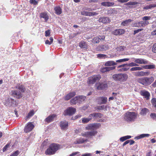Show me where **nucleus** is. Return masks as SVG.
I'll list each match as a JSON object with an SVG mask.
<instances>
[{
    "mask_svg": "<svg viewBox=\"0 0 156 156\" xmlns=\"http://www.w3.org/2000/svg\"><path fill=\"white\" fill-rule=\"evenodd\" d=\"M87 141V139L83 138H80L76 139V140L74 142L75 144H80Z\"/></svg>",
    "mask_w": 156,
    "mask_h": 156,
    "instance_id": "obj_22",
    "label": "nucleus"
},
{
    "mask_svg": "<svg viewBox=\"0 0 156 156\" xmlns=\"http://www.w3.org/2000/svg\"><path fill=\"white\" fill-rule=\"evenodd\" d=\"M10 146L9 144H8L6 145H5V147H4L3 149V152L7 150V149Z\"/></svg>",
    "mask_w": 156,
    "mask_h": 156,
    "instance_id": "obj_49",
    "label": "nucleus"
},
{
    "mask_svg": "<svg viewBox=\"0 0 156 156\" xmlns=\"http://www.w3.org/2000/svg\"><path fill=\"white\" fill-rule=\"evenodd\" d=\"M128 78V76L126 73H116L113 74L112 76V78L114 80L120 82L126 81Z\"/></svg>",
    "mask_w": 156,
    "mask_h": 156,
    "instance_id": "obj_4",
    "label": "nucleus"
},
{
    "mask_svg": "<svg viewBox=\"0 0 156 156\" xmlns=\"http://www.w3.org/2000/svg\"><path fill=\"white\" fill-rule=\"evenodd\" d=\"M105 38V37L104 35H98L93 38L92 40V42L94 44L98 43L101 41H104Z\"/></svg>",
    "mask_w": 156,
    "mask_h": 156,
    "instance_id": "obj_10",
    "label": "nucleus"
},
{
    "mask_svg": "<svg viewBox=\"0 0 156 156\" xmlns=\"http://www.w3.org/2000/svg\"><path fill=\"white\" fill-rule=\"evenodd\" d=\"M98 14V13L96 12H88V16H94L95 15H97Z\"/></svg>",
    "mask_w": 156,
    "mask_h": 156,
    "instance_id": "obj_47",
    "label": "nucleus"
},
{
    "mask_svg": "<svg viewBox=\"0 0 156 156\" xmlns=\"http://www.w3.org/2000/svg\"><path fill=\"white\" fill-rule=\"evenodd\" d=\"M155 18L154 16L148 15V16H145L142 18V21L135 23H132L131 25L133 27H145L149 24V21L152 20Z\"/></svg>",
    "mask_w": 156,
    "mask_h": 156,
    "instance_id": "obj_1",
    "label": "nucleus"
},
{
    "mask_svg": "<svg viewBox=\"0 0 156 156\" xmlns=\"http://www.w3.org/2000/svg\"><path fill=\"white\" fill-rule=\"evenodd\" d=\"M137 114L134 112H127L124 115V119L127 122L133 121L136 118Z\"/></svg>",
    "mask_w": 156,
    "mask_h": 156,
    "instance_id": "obj_5",
    "label": "nucleus"
},
{
    "mask_svg": "<svg viewBox=\"0 0 156 156\" xmlns=\"http://www.w3.org/2000/svg\"><path fill=\"white\" fill-rule=\"evenodd\" d=\"M143 69L142 68L140 67H133L130 69L131 71L137 70H140Z\"/></svg>",
    "mask_w": 156,
    "mask_h": 156,
    "instance_id": "obj_37",
    "label": "nucleus"
},
{
    "mask_svg": "<svg viewBox=\"0 0 156 156\" xmlns=\"http://www.w3.org/2000/svg\"><path fill=\"white\" fill-rule=\"evenodd\" d=\"M146 69H154L155 67V65H149L144 66Z\"/></svg>",
    "mask_w": 156,
    "mask_h": 156,
    "instance_id": "obj_41",
    "label": "nucleus"
},
{
    "mask_svg": "<svg viewBox=\"0 0 156 156\" xmlns=\"http://www.w3.org/2000/svg\"><path fill=\"white\" fill-rule=\"evenodd\" d=\"M113 96L112 97H110L109 98V100L110 101V100H112L115 99H116L117 98L116 97V96L117 95V94L113 92L112 93Z\"/></svg>",
    "mask_w": 156,
    "mask_h": 156,
    "instance_id": "obj_39",
    "label": "nucleus"
},
{
    "mask_svg": "<svg viewBox=\"0 0 156 156\" xmlns=\"http://www.w3.org/2000/svg\"><path fill=\"white\" fill-rule=\"evenodd\" d=\"M102 115V114L100 113H94L90 114L89 117L91 118V119L93 118L94 119H98L101 118Z\"/></svg>",
    "mask_w": 156,
    "mask_h": 156,
    "instance_id": "obj_13",
    "label": "nucleus"
},
{
    "mask_svg": "<svg viewBox=\"0 0 156 156\" xmlns=\"http://www.w3.org/2000/svg\"><path fill=\"white\" fill-rule=\"evenodd\" d=\"M108 87V85L106 83H99L97 86V89L99 90L104 89L105 88Z\"/></svg>",
    "mask_w": 156,
    "mask_h": 156,
    "instance_id": "obj_17",
    "label": "nucleus"
},
{
    "mask_svg": "<svg viewBox=\"0 0 156 156\" xmlns=\"http://www.w3.org/2000/svg\"><path fill=\"white\" fill-rule=\"evenodd\" d=\"M69 94L72 98L74 96L76 95V93L74 92H71Z\"/></svg>",
    "mask_w": 156,
    "mask_h": 156,
    "instance_id": "obj_62",
    "label": "nucleus"
},
{
    "mask_svg": "<svg viewBox=\"0 0 156 156\" xmlns=\"http://www.w3.org/2000/svg\"><path fill=\"white\" fill-rule=\"evenodd\" d=\"M92 155V154L91 153H87L83 154L82 156H91Z\"/></svg>",
    "mask_w": 156,
    "mask_h": 156,
    "instance_id": "obj_61",
    "label": "nucleus"
},
{
    "mask_svg": "<svg viewBox=\"0 0 156 156\" xmlns=\"http://www.w3.org/2000/svg\"><path fill=\"white\" fill-rule=\"evenodd\" d=\"M138 65L135 62H131L129 63L124 64L119 66L117 67V70L120 72L127 71L129 68V66L132 67L138 66Z\"/></svg>",
    "mask_w": 156,
    "mask_h": 156,
    "instance_id": "obj_3",
    "label": "nucleus"
},
{
    "mask_svg": "<svg viewBox=\"0 0 156 156\" xmlns=\"http://www.w3.org/2000/svg\"><path fill=\"white\" fill-rule=\"evenodd\" d=\"M101 78V76L100 75H94L92 77L89 78V84H93L97 81L99 80Z\"/></svg>",
    "mask_w": 156,
    "mask_h": 156,
    "instance_id": "obj_11",
    "label": "nucleus"
},
{
    "mask_svg": "<svg viewBox=\"0 0 156 156\" xmlns=\"http://www.w3.org/2000/svg\"><path fill=\"white\" fill-rule=\"evenodd\" d=\"M72 97L69 94L65 97V100H68L70 99Z\"/></svg>",
    "mask_w": 156,
    "mask_h": 156,
    "instance_id": "obj_57",
    "label": "nucleus"
},
{
    "mask_svg": "<svg viewBox=\"0 0 156 156\" xmlns=\"http://www.w3.org/2000/svg\"><path fill=\"white\" fill-rule=\"evenodd\" d=\"M4 104L9 107H15L16 105L15 101L12 98H9L4 102Z\"/></svg>",
    "mask_w": 156,
    "mask_h": 156,
    "instance_id": "obj_9",
    "label": "nucleus"
},
{
    "mask_svg": "<svg viewBox=\"0 0 156 156\" xmlns=\"http://www.w3.org/2000/svg\"><path fill=\"white\" fill-rule=\"evenodd\" d=\"M152 51L156 53V43L154 44L153 45L152 48Z\"/></svg>",
    "mask_w": 156,
    "mask_h": 156,
    "instance_id": "obj_55",
    "label": "nucleus"
},
{
    "mask_svg": "<svg viewBox=\"0 0 156 156\" xmlns=\"http://www.w3.org/2000/svg\"><path fill=\"white\" fill-rule=\"evenodd\" d=\"M91 118L90 117H88L87 118H84L82 119V122L84 123H86L89 122L91 119Z\"/></svg>",
    "mask_w": 156,
    "mask_h": 156,
    "instance_id": "obj_38",
    "label": "nucleus"
},
{
    "mask_svg": "<svg viewBox=\"0 0 156 156\" xmlns=\"http://www.w3.org/2000/svg\"><path fill=\"white\" fill-rule=\"evenodd\" d=\"M55 116V115L54 114L50 115L45 119V121L48 123L51 122L53 120Z\"/></svg>",
    "mask_w": 156,
    "mask_h": 156,
    "instance_id": "obj_23",
    "label": "nucleus"
},
{
    "mask_svg": "<svg viewBox=\"0 0 156 156\" xmlns=\"http://www.w3.org/2000/svg\"><path fill=\"white\" fill-rule=\"evenodd\" d=\"M151 103L153 106L156 108V98H153L151 100Z\"/></svg>",
    "mask_w": 156,
    "mask_h": 156,
    "instance_id": "obj_43",
    "label": "nucleus"
},
{
    "mask_svg": "<svg viewBox=\"0 0 156 156\" xmlns=\"http://www.w3.org/2000/svg\"><path fill=\"white\" fill-rule=\"evenodd\" d=\"M34 115V112L33 111H31L27 115L26 117V119L30 118Z\"/></svg>",
    "mask_w": 156,
    "mask_h": 156,
    "instance_id": "obj_40",
    "label": "nucleus"
},
{
    "mask_svg": "<svg viewBox=\"0 0 156 156\" xmlns=\"http://www.w3.org/2000/svg\"><path fill=\"white\" fill-rule=\"evenodd\" d=\"M109 48L108 45V44H105L98 46L96 48V50L97 51H104L108 50Z\"/></svg>",
    "mask_w": 156,
    "mask_h": 156,
    "instance_id": "obj_12",
    "label": "nucleus"
},
{
    "mask_svg": "<svg viewBox=\"0 0 156 156\" xmlns=\"http://www.w3.org/2000/svg\"><path fill=\"white\" fill-rule=\"evenodd\" d=\"M55 13L57 15L60 14L62 12V9L59 6H56L54 8Z\"/></svg>",
    "mask_w": 156,
    "mask_h": 156,
    "instance_id": "obj_25",
    "label": "nucleus"
},
{
    "mask_svg": "<svg viewBox=\"0 0 156 156\" xmlns=\"http://www.w3.org/2000/svg\"><path fill=\"white\" fill-rule=\"evenodd\" d=\"M101 4L102 5L104 6H110L113 5L114 3L112 2H102Z\"/></svg>",
    "mask_w": 156,
    "mask_h": 156,
    "instance_id": "obj_33",
    "label": "nucleus"
},
{
    "mask_svg": "<svg viewBox=\"0 0 156 156\" xmlns=\"http://www.w3.org/2000/svg\"><path fill=\"white\" fill-rule=\"evenodd\" d=\"M99 22H102L103 23H109L110 21V19L108 17H101L98 20Z\"/></svg>",
    "mask_w": 156,
    "mask_h": 156,
    "instance_id": "obj_18",
    "label": "nucleus"
},
{
    "mask_svg": "<svg viewBox=\"0 0 156 156\" xmlns=\"http://www.w3.org/2000/svg\"><path fill=\"white\" fill-rule=\"evenodd\" d=\"M152 86L154 87H156V80H155L154 82L152 84Z\"/></svg>",
    "mask_w": 156,
    "mask_h": 156,
    "instance_id": "obj_64",
    "label": "nucleus"
},
{
    "mask_svg": "<svg viewBox=\"0 0 156 156\" xmlns=\"http://www.w3.org/2000/svg\"><path fill=\"white\" fill-rule=\"evenodd\" d=\"M156 7V5L155 4H150L147 5L144 7V9L147 10L149 9H151L152 8Z\"/></svg>",
    "mask_w": 156,
    "mask_h": 156,
    "instance_id": "obj_28",
    "label": "nucleus"
},
{
    "mask_svg": "<svg viewBox=\"0 0 156 156\" xmlns=\"http://www.w3.org/2000/svg\"><path fill=\"white\" fill-rule=\"evenodd\" d=\"M133 20L130 19L122 21L121 23V25L123 26H126L128 25L129 23L133 21Z\"/></svg>",
    "mask_w": 156,
    "mask_h": 156,
    "instance_id": "obj_27",
    "label": "nucleus"
},
{
    "mask_svg": "<svg viewBox=\"0 0 156 156\" xmlns=\"http://www.w3.org/2000/svg\"><path fill=\"white\" fill-rule=\"evenodd\" d=\"M78 97L79 101H82L81 100L83 101L85 100L86 98L85 97L83 96H79Z\"/></svg>",
    "mask_w": 156,
    "mask_h": 156,
    "instance_id": "obj_45",
    "label": "nucleus"
},
{
    "mask_svg": "<svg viewBox=\"0 0 156 156\" xmlns=\"http://www.w3.org/2000/svg\"><path fill=\"white\" fill-rule=\"evenodd\" d=\"M78 97H75L70 100V102L72 104H75L79 102Z\"/></svg>",
    "mask_w": 156,
    "mask_h": 156,
    "instance_id": "obj_31",
    "label": "nucleus"
},
{
    "mask_svg": "<svg viewBox=\"0 0 156 156\" xmlns=\"http://www.w3.org/2000/svg\"><path fill=\"white\" fill-rule=\"evenodd\" d=\"M19 154V151L18 150H17L13 153L10 156H17Z\"/></svg>",
    "mask_w": 156,
    "mask_h": 156,
    "instance_id": "obj_50",
    "label": "nucleus"
},
{
    "mask_svg": "<svg viewBox=\"0 0 156 156\" xmlns=\"http://www.w3.org/2000/svg\"><path fill=\"white\" fill-rule=\"evenodd\" d=\"M129 60V58H125L117 60L116 61V62L112 60L106 62L104 65L105 66L110 67L117 65V63H121L123 62H126L128 61Z\"/></svg>",
    "mask_w": 156,
    "mask_h": 156,
    "instance_id": "obj_7",
    "label": "nucleus"
},
{
    "mask_svg": "<svg viewBox=\"0 0 156 156\" xmlns=\"http://www.w3.org/2000/svg\"><path fill=\"white\" fill-rule=\"evenodd\" d=\"M16 87L20 90L22 92H24L25 90L24 86L23 85H20Z\"/></svg>",
    "mask_w": 156,
    "mask_h": 156,
    "instance_id": "obj_36",
    "label": "nucleus"
},
{
    "mask_svg": "<svg viewBox=\"0 0 156 156\" xmlns=\"http://www.w3.org/2000/svg\"><path fill=\"white\" fill-rule=\"evenodd\" d=\"M96 125L95 124H90L86 127V128L87 129L93 130L96 128Z\"/></svg>",
    "mask_w": 156,
    "mask_h": 156,
    "instance_id": "obj_30",
    "label": "nucleus"
},
{
    "mask_svg": "<svg viewBox=\"0 0 156 156\" xmlns=\"http://www.w3.org/2000/svg\"><path fill=\"white\" fill-rule=\"evenodd\" d=\"M81 14L82 15L88 16V12L84 11L81 12Z\"/></svg>",
    "mask_w": 156,
    "mask_h": 156,
    "instance_id": "obj_54",
    "label": "nucleus"
},
{
    "mask_svg": "<svg viewBox=\"0 0 156 156\" xmlns=\"http://www.w3.org/2000/svg\"><path fill=\"white\" fill-rule=\"evenodd\" d=\"M112 67H108V69L109 71L113 70L115 69L116 67L114 66H112Z\"/></svg>",
    "mask_w": 156,
    "mask_h": 156,
    "instance_id": "obj_58",
    "label": "nucleus"
},
{
    "mask_svg": "<svg viewBox=\"0 0 156 156\" xmlns=\"http://www.w3.org/2000/svg\"><path fill=\"white\" fill-rule=\"evenodd\" d=\"M76 112V109L72 107L68 108L64 112V114L65 115H72L74 114Z\"/></svg>",
    "mask_w": 156,
    "mask_h": 156,
    "instance_id": "obj_8",
    "label": "nucleus"
},
{
    "mask_svg": "<svg viewBox=\"0 0 156 156\" xmlns=\"http://www.w3.org/2000/svg\"><path fill=\"white\" fill-rule=\"evenodd\" d=\"M137 76H145L144 72L141 71L140 72H137Z\"/></svg>",
    "mask_w": 156,
    "mask_h": 156,
    "instance_id": "obj_52",
    "label": "nucleus"
},
{
    "mask_svg": "<svg viewBox=\"0 0 156 156\" xmlns=\"http://www.w3.org/2000/svg\"><path fill=\"white\" fill-rule=\"evenodd\" d=\"M148 111V110L147 108H144L141 110L140 114L142 115H144L146 114Z\"/></svg>",
    "mask_w": 156,
    "mask_h": 156,
    "instance_id": "obj_35",
    "label": "nucleus"
},
{
    "mask_svg": "<svg viewBox=\"0 0 156 156\" xmlns=\"http://www.w3.org/2000/svg\"><path fill=\"white\" fill-rule=\"evenodd\" d=\"M97 56L98 58H105L106 56V55L105 54H98Z\"/></svg>",
    "mask_w": 156,
    "mask_h": 156,
    "instance_id": "obj_46",
    "label": "nucleus"
},
{
    "mask_svg": "<svg viewBox=\"0 0 156 156\" xmlns=\"http://www.w3.org/2000/svg\"><path fill=\"white\" fill-rule=\"evenodd\" d=\"M62 148L61 145L57 143L51 144L45 152L46 154L51 155L55 154L57 151Z\"/></svg>",
    "mask_w": 156,
    "mask_h": 156,
    "instance_id": "obj_2",
    "label": "nucleus"
},
{
    "mask_svg": "<svg viewBox=\"0 0 156 156\" xmlns=\"http://www.w3.org/2000/svg\"><path fill=\"white\" fill-rule=\"evenodd\" d=\"M134 62L139 64H147L148 63L147 61L142 58H136L134 60Z\"/></svg>",
    "mask_w": 156,
    "mask_h": 156,
    "instance_id": "obj_20",
    "label": "nucleus"
},
{
    "mask_svg": "<svg viewBox=\"0 0 156 156\" xmlns=\"http://www.w3.org/2000/svg\"><path fill=\"white\" fill-rule=\"evenodd\" d=\"M150 116L153 119L156 120V114L155 113H151L150 115Z\"/></svg>",
    "mask_w": 156,
    "mask_h": 156,
    "instance_id": "obj_51",
    "label": "nucleus"
},
{
    "mask_svg": "<svg viewBox=\"0 0 156 156\" xmlns=\"http://www.w3.org/2000/svg\"><path fill=\"white\" fill-rule=\"evenodd\" d=\"M107 101V98L105 97H99L98 99V104L101 105L105 104Z\"/></svg>",
    "mask_w": 156,
    "mask_h": 156,
    "instance_id": "obj_19",
    "label": "nucleus"
},
{
    "mask_svg": "<svg viewBox=\"0 0 156 156\" xmlns=\"http://www.w3.org/2000/svg\"><path fill=\"white\" fill-rule=\"evenodd\" d=\"M101 71L102 73L109 72L108 67L106 66L102 68L101 69Z\"/></svg>",
    "mask_w": 156,
    "mask_h": 156,
    "instance_id": "obj_44",
    "label": "nucleus"
},
{
    "mask_svg": "<svg viewBox=\"0 0 156 156\" xmlns=\"http://www.w3.org/2000/svg\"><path fill=\"white\" fill-rule=\"evenodd\" d=\"M154 78L153 77L142 78L137 79L138 82L144 85H150L154 81Z\"/></svg>",
    "mask_w": 156,
    "mask_h": 156,
    "instance_id": "obj_6",
    "label": "nucleus"
},
{
    "mask_svg": "<svg viewBox=\"0 0 156 156\" xmlns=\"http://www.w3.org/2000/svg\"><path fill=\"white\" fill-rule=\"evenodd\" d=\"M141 95L147 99H148L150 96V94L149 92L147 91L142 92Z\"/></svg>",
    "mask_w": 156,
    "mask_h": 156,
    "instance_id": "obj_29",
    "label": "nucleus"
},
{
    "mask_svg": "<svg viewBox=\"0 0 156 156\" xmlns=\"http://www.w3.org/2000/svg\"><path fill=\"white\" fill-rule=\"evenodd\" d=\"M11 94L18 99H19L22 97L21 93L20 91L17 90L12 91Z\"/></svg>",
    "mask_w": 156,
    "mask_h": 156,
    "instance_id": "obj_15",
    "label": "nucleus"
},
{
    "mask_svg": "<svg viewBox=\"0 0 156 156\" xmlns=\"http://www.w3.org/2000/svg\"><path fill=\"white\" fill-rule=\"evenodd\" d=\"M79 46L81 48L84 49H87V45L86 43L83 41H81L79 43Z\"/></svg>",
    "mask_w": 156,
    "mask_h": 156,
    "instance_id": "obj_26",
    "label": "nucleus"
},
{
    "mask_svg": "<svg viewBox=\"0 0 156 156\" xmlns=\"http://www.w3.org/2000/svg\"><path fill=\"white\" fill-rule=\"evenodd\" d=\"M30 2L32 4H33L34 5H37L38 4V2L36 1L35 0H30Z\"/></svg>",
    "mask_w": 156,
    "mask_h": 156,
    "instance_id": "obj_48",
    "label": "nucleus"
},
{
    "mask_svg": "<svg viewBox=\"0 0 156 156\" xmlns=\"http://www.w3.org/2000/svg\"><path fill=\"white\" fill-rule=\"evenodd\" d=\"M97 132L96 131H93L90 132H87L86 135L88 136H93L96 134Z\"/></svg>",
    "mask_w": 156,
    "mask_h": 156,
    "instance_id": "obj_34",
    "label": "nucleus"
},
{
    "mask_svg": "<svg viewBox=\"0 0 156 156\" xmlns=\"http://www.w3.org/2000/svg\"><path fill=\"white\" fill-rule=\"evenodd\" d=\"M68 122L66 121H62L60 123V126L62 129L65 130L68 127Z\"/></svg>",
    "mask_w": 156,
    "mask_h": 156,
    "instance_id": "obj_16",
    "label": "nucleus"
},
{
    "mask_svg": "<svg viewBox=\"0 0 156 156\" xmlns=\"http://www.w3.org/2000/svg\"><path fill=\"white\" fill-rule=\"evenodd\" d=\"M34 126L31 122H29L24 129V131L27 133L31 131L34 128Z\"/></svg>",
    "mask_w": 156,
    "mask_h": 156,
    "instance_id": "obj_14",
    "label": "nucleus"
},
{
    "mask_svg": "<svg viewBox=\"0 0 156 156\" xmlns=\"http://www.w3.org/2000/svg\"><path fill=\"white\" fill-rule=\"evenodd\" d=\"M105 108V106L104 105H102L101 106H99L95 108V109L98 110H102Z\"/></svg>",
    "mask_w": 156,
    "mask_h": 156,
    "instance_id": "obj_42",
    "label": "nucleus"
},
{
    "mask_svg": "<svg viewBox=\"0 0 156 156\" xmlns=\"http://www.w3.org/2000/svg\"><path fill=\"white\" fill-rule=\"evenodd\" d=\"M40 16L41 18H44L46 22L49 19V17L46 12H41L40 14Z\"/></svg>",
    "mask_w": 156,
    "mask_h": 156,
    "instance_id": "obj_24",
    "label": "nucleus"
},
{
    "mask_svg": "<svg viewBox=\"0 0 156 156\" xmlns=\"http://www.w3.org/2000/svg\"><path fill=\"white\" fill-rule=\"evenodd\" d=\"M130 140H128L126 141L122 145V146L124 147L125 145H126V144L129 143L130 142Z\"/></svg>",
    "mask_w": 156,
    "mask_h": 156,
    "instance_id": "obj_60",
    "label": "nucleus"
},
{
    "mask_svg": "<svg viewBox=\"0 0 156 156\" xmlns=\"http://www.w3.org/2000/svg\"><path fill=\"white\" fill-rule=\"evenodd\" d=\"M131 136H124L121 137L120 138V140L122 142H123L128 139H129L131 138Z\"/></svg>",
    "mask_w": 156,
    "mask_h": 156,
    "instance_id": "obj_32",
    "label": "nucleus"
},
{
    "mask_svg": "<svg viewBox=\"0 0 156 156\" xmlns=\"http://www.w3.org/2000/svg\"><path fill=\"white\" fill-rule=\"evenodd\" d=\"M125 30L123 29H118L115 30L113 32V34L115 35H120L123 34Z\"/></svg>",
    "mask_w": 156,
    "mask_h": 156,
    "instance_id": "obj_21",
    "label": "nucleus"
},
{
    "mask_svg": "<svg viewBox=\"0 0 156 156\" xmlns=\"http://www.w3.org/2000/svg\"><path fill=\"white\" fill-rule=\"evenodd\" d=\"M45 36L46 37L49 36L50 35V30H48L45 32Z\"/></svg>",
    "mask_w": 156,
    "mask_h": 156,
    "instance_id": "obj_56",
    "label": "nucleus"
},
{
    "mask_svg": "<svg viewBox=\"0 0 156 156\" xmlns=\"http://www.w3.org/2000/svg\"><path fill=\"white\" fill-rule=\"evenodd\" d=\"M150 136V135L148 134H143L140 135L141 138H144L145 137H148Z\"/></svg>",
    "mask_w": 156,
    "mask_h": 156,
    "instance_id": "obj_53",
    "label": "nucleus"
},
{
    "mask_svg": "<svg viewBox=\"0 0 156 156\" xmlns=\"http://www.w3.org/2000/svg\"><path fill=\"white\" fill-rule=\"evenodd\" d=\"M78 153H79V152H73V153L72 154H70L69 156H75L77 154H78Z\"/></svg>",
    "mask_w": 156,
    "mask_h": 156,
    "instance_id": "obj_63",
    "label": "nucleus"
},
{
    "mask_svg": "<svg viewBox=\"0 0 156 156\" xmlns=\"http://www.w3.org/2000/svg\"><path fill=\"white\" fill-rule=\"evenodd\" d=\"M142 30H143V29H140L134 30V33H133L134 34H136L139 32L140 31H142Z\"/></svg>",
    "mask_w": 156,
    "mask_h": 156,
    "instance_id": "obj_59",
    "label": "nucleus"
}]
</instances>
